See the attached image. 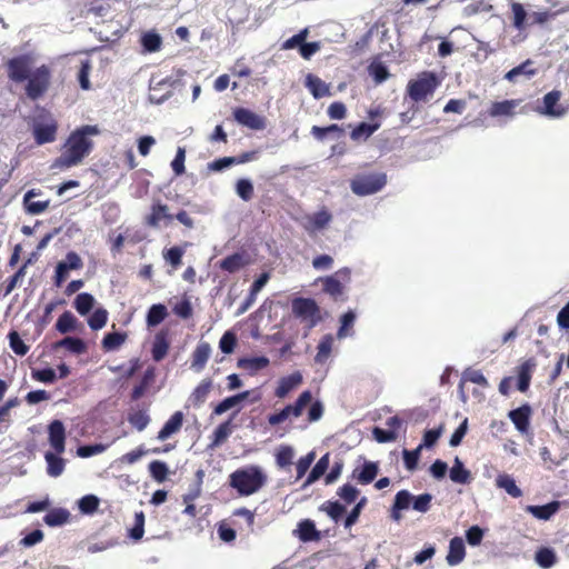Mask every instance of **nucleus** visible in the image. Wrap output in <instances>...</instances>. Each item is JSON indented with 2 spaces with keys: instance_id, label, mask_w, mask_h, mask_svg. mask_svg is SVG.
Returning a JSON list of instances; mask_svg holds the SVG:
<instances>
[{
  "instance_id": "1",
  "label": "nucleus",
  "mask_w": 569,
  "mask_h": 569,
  "mask_svg": "<svg viewBox=\"0 0 569 569\" xmlns=\"http://www.w3.org/2000/svg\"><path fill=\"white\" fill-rule=\"evenodd\" d=\"M96 126H82L70 133L63 144L61 154L54 160L53 168L68 169L80 164L93 148L91 134H98Z\"/></svg>"
},
{
  "instance_id": "2",
  "label": "nucleus",
  "mask_w": 569,
  "mask_h": 569,
  "mask_svg": "<svg viewBox=\"0 0 569 569\" xmlns=\"http://www.w3.org/2000/svg\"><path fill=\"white\" fill-rule=\"evenodd\" d=\"M267 482V476L259 466L238 468L229 475L228 483L240 497L258 492Z\"/></svg>"
},
{
  "instance_id": "3",
  "label": "nucleus",
  "mask_w": 569,
  "mask_h": 569,
  "mask_svg": "<svg viewBox=\"0 0 569 569\" xmlns=\"http://www.w3.org/2000/svg\"><path fill=\"white\" fill-rule=\"evenodd\" d=\"M51 78L52 72L49 66L41 64L36 68L26 80V96L32 101L43 97L50 88Z\"/></svg>"
},
{
  "instance_id": "4",
  "label": "nucleus",
  "mask_w": 569,
  "mask_h": 569,
  "mask_svg": "<svg viewBox=\"0 0 569 569\" xmlns=\"http://www.w3.org/2000/svg\"><path fill=\"white\" fill-rule=\"evenodd\" d=\"M58 123L52 114L41 109L32 123V134L37 144L53 142L57 138Z\"/></svg>"
},
{
  "instance_id": "5",
  "label": "nucleus",
  "mask_w": 569,
  "mask_h": 569,
  "mask_svg": "<svg viewBox=\"0 0 569 569\" xmlns=\"http://www.w3.org/2000/svg\"><path fill=\"white\" fill-rule=\"evenodd\" d=\"M387 184L383 172L360 173L350 181L351 191L360 197L377 193Z\"/></svg>"
},
{
  "instance_id": "6",
  "label": "nucleus",
  "mask_w": 569,
  "mask_h": 569,
  "mask_svg": "<svg viewBox=\"0 0 569 569\" xmlns=\"http://www.w3.org/2000/svg\"><path fill=\"white\" fill-rule=\"evenodd\" d=\"M439 80L433 72L423 71L417 79L410 80L407 86V93L415 102L423 101L431 96L437 87Z\"/></svg>"
},
{
  "instance_id": "7",
  "label": "nucleus",
  "mask_w": 569,
  "mask_h": 569,
  "mask_svg": "<svg viewBox=\"0 0 569 569\" xmlns=\"http://www.w3.org/2000/svg\"><path fill=\"white\" fill-rule=\"evenodd\" d=\"M292 313L296 318L311 329L321 321V311L318 303L311 298H295L291 303Z\"/></svg>"
},
{
  "instance_id": "8",
  "label": "nucleus",
  "mask_w": 569,
  "mask_h": 569,
  "mask_svg": "<svg viewBox=\"0 0 569 569\" xmlns=\"http://www.w3.org/2000/svg\"><path fill=\"white\" fill-rule=\"evenodd\" d=\"M351 271L345 267L336 271L331 276L320 278L322 290L329 295L335 301L345 300L346 283L350 282Z\"/></svg>"
},
{
  "instance_id": "9",
  "label": "nucleus",
  "mask_w": 569,
  "mask_h": 569,
  "mask_svg": "<svg viewBox=\"0 0 569 569\" xmlns=\"http://www.w3.org/2000/svg\"><path fill=\"white\" fill-rule=\"evenodd\" d=\"M33 66L31 54H20L9 59L6 63L7 76L14 83H22L29 78Z\"/></svg>"
},
{
  "instance_id": "10",
  "label": "nucleus",
  "mask_w": 569,
  "mask_h": 569,
  "mask_svg": "<svg viewBox=\"0 0 569 569\" xmlns=\"http://www.w3.org/2000/svg\"><path fill=\"white\" fill-rule=\"evenodd\" d=\"M561 92L552 90L542 98V104L537 107V112L549 118H560L566 113V108L560 103Z\"/></svg>"
},
{
  "instance_id": "11",
  "label": "nucleus",
  "mask_w": 569,
  "mask_h": 569,
  "mask_svg": "<svg viewBox=\"0 0 569 569\" xmlns=\"http://www.w3.org/2000/svg\"><path fill=\"white\" fill-rule=\"evenodd\" d=\"M83 267V262L80 258V256L74 252L70 251L66 256L64 261H60L56 267V274H54V283L57 287H60L62 282L67 279L68 272L70 270H79Z\"/></svg>"
},
{
  "instance_id": "12",
  "label": "nucleus",
  "mask_w": 569,
  "mask_h": 569,
  "mask_svg": "<svg viewBox=\"0 0 569 569\" xmlns=\"http://www.w3.org/2000/svg\"><path fill=\"white\" fill-rule=\"evenodd\" d=\"M162 220L171 222L173 214L169 212L168 204L162 203L160 200L153 201L150 212L144 217V224L150 228H159Z\"/></svg>"
},
{
  "instance_id": "13",
  "label": "nucleus",
  "mask_w": 569,
  "mask_h": 569,
  "mask_svg": "<svg viewBox=\"0 0 569 569\" xmlns=\"http://www.w3.org/2000/svg\"><path fill=\"white\" fill-rule=\"evenodd\" d=\"M239 412H240V408L234 410L228 420L221 422L213 430V432L210 437L211 441L208 446L209 449H214V448L219 447L229 438V436L232 433V431L234 429L233 420L236 419V417L238 416Z\"/></svg>"
},
{
  "instance_id": "14",
  "label": "nucleus",
  "mask_w": 569,
  "mask_h": 569,
  "mask_svg": "<svg viewBox=\"0 0 569 569\" xmlns=\"http://www.w3.org/2000/svg\"><path fill=\"white\" fill-rule=\"evenodd\" d=\"M233 118L238 123L252 130H262L266 127L264 118L247 108H236Z\"/></svg>"
},
{
  "instance_id": "15",
  "label": "nucleus",
  "mask_w": 569,
  "mask_h": 569,
  "mask_svg": "<svg viewBox=\"0 0 569 569\" xmlns=\"http://www.w3.org/2000/svg\"><path fill=\"white\" fill-rule=\"evenodd\" d=\"M537 367V361L535 358H528L523 360L517 368V389L520 392H527L530 387L532 373Z\"/></svg>"
},
{
  "instance_id": "16",
  "label": "nucleus",
  "mask_w": 569,
  "mask_h": 569,
  "mask_svg": "<svg viewBox=\"0 0 569 569\" xmlns=\"http://www.w3.org/2000/svg\"><path fill=\"white\" fill-rule=\"evenodd\" d=\"M531 413V407L528 403H525L517 409L510 410L508 417L519 432L528 433L530 429Z\"/></svg>"
},
{
  "instance_id": "17",
  "label": "nucleus",
  "mask_w": 569,
  "mask_h": 569,
  "mask_svg": "<svg viewBox=\"0 0 569 569\" xmlns=\"http://www.w3.org/2000/svg\"><path fill=\"white\" fill-rule=\"evenodd\" d=\"M522 99H511L492 102L488 109V116L491 118H511L516 114V109L520 106Z\"/></svg>"
},
{
  "instance_id": "18",
  "label": "nucleus",
  "mask_w": 569,
  "mask_h": 569,
  "mask_svg": "<svg viewBox=\"0 0 569 569\" xmlns=\"http://www.w3.org/2000/svg\"><path fill=\"white\" fill-rule=\"evenodd\" d=\"M332 220V214L327 208H322L319 211L306 217L305 229L309 233L326 229Z\"/></svg>"
},
{
  "instance_id": "19",
  "label": "nucleus",
  "mask_w": 569,
  "mask_h": 569,
  "mask_svg": "<svg viewBox=\"0 0 569 569\" xmlns=\"http://www.w3.org/2000/svg\"><path fill=\"white\" fill-rule=\"evenodd\" d=\"M250 391L246 390L237 395L224 398L212 409L211 417L221 416L231 409H242V402L249 398Z\"/></svg>"
},
{
  "instance_id": "20",
  "label": "nucleus",
  "mask_w": 569,
  "mask_h": 569,
  "mask_svg": "<svg viewBox=\"0 0 569 569\" xmlns=\"http://www.w3.org/2000/svg\"><path fill=\"white\" fill-rule=\"evenodd\" d=\"M211 356V346L207 341H200L191 353L190 368L196 372H201Z\"/></svg>"
},
{
  "instance_id": "21",
  "label": "nucleus",
  "mask_w": 569,
  "mask_h": 569,
  "mask_svg": "<svg viewBox=\"0 0 569 569\" xmlns=\"http://www.w3.org/2000/svg\"><path fill=\"white\" fill-rule=\"evenodd\" d=\"M49 441L51 447L58 455L64 452L66 449V429L60 420H53L49 425Z\"/></svg>"
},
{
  "instance_id": "22",
  "label": "nucleus",
  "mask_w": 569,
  "mask_h": 569,
  "mask_svg": "<svg viewBox=\"0 0 569 569\" xmlns=\"http://www.w3.org/2000/svg\"><path fill=\"white\" fill-rule=\"evenodd\" d=\"M302 382V375L296 371L289 376L282 377L274 390V396L279 399L286 398L289 392L300 386Z\"/></svg>"
},
{
  "instance_id": "23",
  "label": "nucleus",
  "mask_w": 569,
  "mask_h": 569,
  "mask_svg": "<svg viewBox=\"0 0 569 569\" xmlns=\"http://www.w3.org/2000/svg\"><path fill=\"white\" fill-rule=\"evenodd\" d=\"M183 423V413L181 411H176L169 419L166 421L163 427L159 430L157 435V439L160 441H164L170 438L172 435L180 431Z\"/></svg>"
},
{
  "instance_id": "24",
  "label": "nucleus",
  "mask_w": 569,
  "mask_h": 569,
  "mask_svg": "<svg viewBox=\"0 0 569 569\" xmlns=\"http://www.w3.org/2000/svg\"><path fill=\"white\" fill-rule=\"evenodd\" d=\"M170 348V342L168 339V331L167 330H160L156 333L152 348H151V355L152 359L157 362L161 361L168 353Z\"/></svg>"
},
{
  "instance_id": "25",
  "label": "nucleus",
  "mask_w": 569,
  "mask_h": 569,
  "mask_svg": "<svg viewBox=\"0 0 569 569\" xmlns=\"http://www.w3.org/2000/svg\"><path fill=\"white\" fill-rule=\"evenodd\" d=\"M466 556V548L463 540L460 537H455L449 542V551L446 557L450 566L459 565Z\"/></svg>"
},
{
  "instance_id": "26",
  "label": "nucleus",
  "mask_w": 569,
  "mask_h": 569,
  "mask_svg": "<svg viewBox=\"0 0 569 569\" xmlns=\"http://www.w3.org/2000/svg\"><path fill=\"white\" fill-rule=\"evenodd\" d=\"M378 470L376 462L366 461L360 470L358 468L353 470V478H356L360 485H369L376 479Z\"/></svg>"
},
{
  "instance_id": "27",
  "label": "nucleus",
  "mask_w": 569,
  "mask_h": 569,
  "mask_svg": "<svg viewBox=\"0 0 569 569\" xmlns=\"http://www.w3.org/2000/svg\"><path fill=\"white\" fill-rule=\"evenodd\" d=\"M560 508L558 501H551L543 506H527L526 511L540 520H549Z\"/></svg>"
},
{
  "instance_id": "28",
  "label": "nucleus",
  "mask_w": 569,
  "mask_h": 569,
  "mask_svg": "<svg viewBox=\"0 0 569 569\" xmlns=\"http://www.w3.org/2000/svg\"><path fill=\"white\" fill-rule=\"evenodd\" d=\"M306 86L316 99H320L330 94L329 86L315 74L306 77Z\"/></svg>"
},
{
  "instance_id": "29",
  "label": "nucleus",
  "mask_w": 569,
  "mask_h": 569,
  "mask_svg": "<svg viewBox=\"0 0 569 569\" xmlns=\"http://www.w3.org/2000/svg\"><path fill=\"white\" fill-rule=\"evenodd\" d=\"M298 537L301 541H316L320 539V533L316 529L315 522L310 519H305L298 523Z\"/></svg>"
},
{
  "instance_id": "30",
  "label": "nucleus",
  "mask_w": 569,
  "mask_h": 569,
  "mask_svg": "<svg viewBox=\"0 0 569 569\" xmlns=\"http://www.w3.org/2000/svg\"><path fill=\"white\" fill-rule=\"evenodd\" d=\"M330 465L329 453L323 455L317 463L311 469L310 473L308 475L302 488H307L311 483L316 482L320 477H322L326 471L328 470Z\"/></svg>"
},
{
  "instance_id": "31",
  "label": "nucleus",
  "mask_w": 569,
  "mask_h": 569,
  "mask_svg": "<svg viewBox=\"0 0 569 569\" xmlns=\"http://www.w3.org/2000/svg\"><path fill=\"white\" fill-rule=\"evenodd\" d=\"M212 388V380L210 378L203 379L192 391L190 401L193 407H200L207 399Z\"/></svg>"
},
{
  "instance_id": "32",
  "label": "nucleus",
  "mask_w": 569,
  "mask_h": 569,
  "mask_svg": "<svg viewBox=\"0 0 569 569\" xmlns=\"http://www.w3.org/2000/svg\"><path fill=\"white\" fill-rule=\"evenodd\" d=\"M449 477L451 481L460 485L469 483L472 479L471 472L465 468L462 461L458 457L455 459Z\"/></svg>"
},
{
  "instance_id": "33",
  "label": "nucleus",
  "mask_w": 569,
  "mask_h": 569,
  "mask_svg": "<svg viewBox=\"0 0 569 569\" xmlns=\"http://www.w3.org/2000/svg\"><path fill=\"white\" fill-rule=\"evenodd\" d=\"M168 317L167 307L162 303L152 305L146 317V322L149 328L157 327Z\"/></svg>"
},
{
  "instance_id": "34",
  "label": "nucleus",
  "mask_w": 569,
  "mask_h": 569,
  "mask_svg": "<svg viewBox=\"0 0 569 569\" xmlns=\"http://www.w3.org/2000/svg\"><path fill=\"white\" fill-rule=\"evenodd\" d=\"M54 347L57 349L64 348L66 350H68L71 353H74V355H82L87 350L86 342L82 339L77 338V337H66V338L59 340L58 342H56Z\"/></svg>"
},
{
  "instance_id": "35",
  "label": "nucleus",
  "mask_w": 569,
  "mask_h": 569,
  "mask_svg": "<svg viewBox=\"0 0 569 569\" xmlns=\"http://www.w3.org/2000/svg\"><path fill=\"white\" fill-rule=\"evenodd\" d=\"M498 488L503 489L512 498H519L522 496L521 489L517 486L515 479L507 473L499 475L496 479Z\"/></svg>"
},
{
  "instance_id": "36",
  "label": "nucleus",
  "mask_w": 569,
  "mask_h": 569,
  "mask_svg": "<svg viewBox=\"0 0 569 569\" xmlns=\"http://www.w3.org/2000/svg\"><path fill=\"white\" fill-rule=\"evenodd\" d=\"M127 338V332H109L101 341L102 349L104 351L117 350L126 342Z\"/></svg>"
},
{
  "instance_id": "37",
  "label": "nucleus",
  "mask_w": 569,
  "mask_h": 569,
  "mask_svg": "<svg viewBox=\"0 0 569 569\" xmlns=\"http://www.w3.org/2000/svg\"><path fill=\"white\" fill-rule=\"evenodd\" d=\"M510 9L512 12V26L515 29L522 31L527 27V12L523 8V6L519 2L511 1L510 2Z\"/></svg>"
},
{
  "instance_id": "38",
  "label": "nucleus",
  "mask_w": 569,
  "mask_h": 569,
  "mask_svg": "<svg viewBox=\"0 0 569 569\" xmlns=\"http://www.w3.org/2000/svg\"><path fill=\"white\" fill-rule=\"evenodd\" d=\"M94 303H96L94 297L88 292L79 293L73 301V306H74L76 310L81 316L88 315L91 311V309L94 307Z\"/></svg>"
},
{
  "instance_id": "39",
  "label": "nucleus",
  "mask_w": 569,
  "mask_h": 569,
  "mask_svg": "<svg viewBox=\"0 0 569 569\" xmlns=\"http://www.w3.org/2000/svg\"><path fill=\"white\" fill-rule=\"evenodd\" d=\"M70 512L63 508L50 510L43 518L44 522L50 527L61 526L69 520Z\"/></svg>"
},
{
  "instance_id": "40",
  "label": "nucleus",
  "mask_w": 569,
  "mask_h": 569,
  "mask_svg": "<svg viewBox=\"0 0 569 569\" xmlns=\"http://www.w3.org/2000/svg\"><path fill=\"white\" fill-rule=\"evenodd\" d=\"M531 66H532V61L530 59H528L525 62H522L521 64L509 70L506 73L505 78L511 82L516 81L517 78L521 74H525L528 78H530L536 74V70L532 69Z\"/></svg>"
},
{
  "instance_id": "41",
  "label": "nucleus",
  "mask_w": 569,
  "mask_h": 569,
  "mask_svg": "<svg viewBox=\"0 0 569 569\" xmlns=\"http://www.w3.org/2000/svg\"><path fill=\"white\" fill-rule=\"evenodd\" d=\"M44 459L48 465V473L51 477H58L62 473L64 469V461L62 458L59 457L57 452H47L44 455Z\"/></svg>"
},
{
  "instance_id": "42",
  "label": "nucleus",
  "mask_w": 569,
  "mask_h": 569,
  "mask_svg": "<svg viewBox=\"0 0 569 569\" xmlns=\"http://www.w3.org/2000/svg\"><path fill=\"white\" fill-rule=\"evenodd\" d=\"M379 128V123H367L360 122L358 126L353 128L350 133V138L355 141L360 139H368L371 134H373Z\"/></svg>"
},
{
  "instance_id": "43",
  "label": "nucleus",
  "mask_w": 569,
  "mask_h": 569,
  "mask_svg": "<svg viewBox=\"0 0 569 569\" xmlns=\"http://www.w3.org/2000/svg\"><path fill=\"white\" fill-rule=\"evenodd\" d=\"M269 365V359L267 357H253V358H241L238 360V367L242 369H248L251 371H258L267 368Z\"/></svg>"
},
{
  "instance_id": "44",
  "label": "nucleus",
  "mask_w": 569,
  "mask_h": 569,
  "mask_svg": "<svg viewBox=\"0 0 569 569\" xmlns=\"http://www.w3.org/2000/svg\"><path fill=\"white\" fill-rule=\"evenodd\" d=\"M76 327L77 318L70 311H64L56 322V329L60 333H68L74 331Z\"/></svg>"
},
{
  "instance_id": "45",
  "label": "nucleus",
  "mask_w": 569,
  "mask_h": 569,
  "mask_svg": "<svg viewBox=\"0 0 569 569\" xmlns=\"http://www.w3.org/2000/svg\"><path fill=\"white\" fill-rule=\"evenodd\" d=\"M311 133L317 140L322 141L329 133H335L338 138H340L345 134V130L340 126L333 123L328 127L313 126L311 128Z\"/></svg>"
},
{
  "instance_id": "46",
  "label": "nucleus",
  "mask_w": 569,
  "mask_h": 569,
  "mask_svg": "<svg viewBox=\"0 0 569 569\" xmlns=\"http://www.w3.org/2000/svg\"><path fill=\"white\" fill-rule=\"evenodd\" d=\"M141 44L144 51L157 52L161 49L162 39L157 32L149 31L141 37Z\"/></svg>"
},
{
  "instance_id": "47",
  "label": "nucleus",
  "mask_w": 569,
  "mask_h": 569,
  "mask_svg": "<svg viewBox=\"0 0 569 569\" xmlns=\"http://www.w3.org/2000/svg\"><path fill=\"white\" fill-rule=\"evenodd\" d=\"M368 72L377 84L385 82L390 77L388 68L380 61L371 62Z\"/></svg>"
},
{
  "instance_id": "48",
  "label": "nucleus",
  "mask_w": 569,
  "mask_h": 569,
  "mask_svg": "<svg viewBox=\"0 0 569 569\" xmlns=\"http://www.w3.org/2000/svg\"><path fill=\"white\" fill-rule=\"evenodd\" d=\"M535 559H536L537 563L541 568H545V569H548V568L552 567L556 563V561H557V557H556L555 551L552 549H550V548H547V547L540 548L536 552Z\"/></svg>"
},
{
  "instance_id": "49",
  "label": "nucleus",
  "mask_w": 569,
  "mask_h": 569,
  "mask_svg": "<svg viewBox=\"0 0 569 569\" xmlns=\"http://www.w3.org/2000/svg\"><path fill=\"white\" fill-rule=\"evenodd\" d=\"M333 521L338 522L346 512V507L339 501H326L320 507Z\"/></svg>"
},
{
  "instance_id": "50",
  "label": "nucleus",
  "mask_w": 569,
  "mask_h": 569,
  "mask_svg": "<svg viewBox=\"0 0 569 569\" xmlns=\"http://www.w3.org/2000/svg\"><path fill=\"white\" fill-rule=\"evenodd\" d=\"M184 250L181 247L174 246L163 251L162 256L167 263L173 269H178L182 263Z\"/></svg>"
},
{
  "instance_id": "51",
  "label": "nucleus",
  "mask_w": 569,
  "mask_h": 569,
  "mask_svg": "<svg viewBox=\"0 0 569 569\" xmlns=\"http://www.w3.org/2000/svg\"><path fill=\"white\" fill-rule=\"evenodd\" d=\"M149 472L157 482L161 483L167 479L169 468L166 462L153 460L149 463Z\"/></svg>"
},
{
  "instance_id": "52",
  "label": "nucleus",
  "mask_w": 569,
  "mask_h": 569,
  "mask_svg": "<svg viewBox=\"0 0 569 569\" xmlns=\"http://www.w3.org/2000/svg\"><path fill=\"white\" fill-rule=\"evenodd\" d=\"M311 400L312 393L310 390H305L301 392L296 402L289 405L291 408V413H293V418H299L302 415L305 408L311 403Z\"/></svg>"
},
{
  "instance_id": "53",
  "label": "nucleus",
  "mask_w": 569,
  "mask_h": 569,
  "mask_svg": "<svg viewBox=\"0 0 569 569\" xmlns=\"http://www.w3.org/2000/svg\"><path fill=\"white\" fill-rule=\"evenodd\" d=\"M108 322V311L104 308L96 309L88 318V325L92 330L102 329Z\"/></svg>"
},
{
  "instance_id": "54",
  "label": "nucleus",
  "mask_w": 569,
  "mask_h": 569,
  "mask_svg": "<svg viewBox=\"0 0 569 569\" xmlns=\"http://www.w3.org/2000/svg\"><path fill=\"white\" fill-rule=\"evenodd\" d=\"M36 196L34 190H30L24 196V203L27 210L31 214H40L49 207V200L46 201H29L31 197Z\"/></svg>"
},
{
  "instance_id": "55",
  "label": "nucleus",
  "mask_w": 569,
  "mask_h": 569,
  "mask_svg": "<svg viewBox=\"0 0 569 569\" xmlns=\"http://www.w3.org/2000/svg\"><path fill=\"white\" fill-rule=\"evenodd\" d=\"M243 259L239 253L226 257L220 262V268L224 271L233 273L243 267Z\"/></svg>"
},
{
  "instance_id": "56",
  "label": "nucleus",
  "mask_w": 569,
  "mask_h": 569,
  "mask_svg": "<svg viewBox=\"0 0 569 569\" xmlns=\"http://www.w3.org/2000/svg\"><path fill=\"white\" fill-rule=\"evenodd\" d=\"M128 421L138 431H142L149 425L150 417L148 416V413L144 410H138V411L129 413Z\"/></svg>"
},
{
  "instance_id": "57",
  "label": "nucleus",
  "mask_w": 569,
  "mask_h": 569,
  "mask_svg": "<svg viewBox=\"0 0 569 569\" xmlns=\"http://www.w3.org/2000/svg\"><path fill=\"white\" fill-rule=\"evenodd\" d=\"M295 451L290 446H280L276 453V462L279 468H286L292 463Z\"/></svg>"
},
{
  "instance_id": "58",
  "label": "nucleus",
  "mask_w": 569,
  "mask_h": 569,
  "mask_svg": "<svg viewBox=\"0 0 569 569\" xmlns=\"http://www.w3.org/2000/svg\"><path fill=\"white\" fill-rule=\"evenodd\" d=\"M10 348L18 356H26L29 351V346L20 338L17 331H10L8 335Z\"/></svg>"
},
{
  "instance_id": "59",
  "label": "nucleus",
  "mask_w": 569,
  "mask_h": 569,
  "mask_svg": "<svg viewBox=\"0 0 569 569\" xmlns=\"http://www.w3.org/2000/svg\"><path fill=\"white\" fill-rule=\"evenodd\" d=\"M331 348H332V339L330 336H326L325 338L321 339V341L319 342V345L317 347L318 351L315 357L316 362H318V363L325 362L328 359V357L330 356Z\"/></svg>"
},
{
  "instance_id": "60",
  "label": "nucleus",
  "mask_w": 569,
  "mask_h": 569,
  "mask_svg": "<svg viewBox=\"0 0 569 569\" xmlns=\"http://www.w3.org/2000/svg\"><path fill=\"white\" fill-rule=\"evenodd\" d=\"M236 191L243 201H250L253 197V184L249 179H239Z\"/></svg>"
},
{
  "instance_id": "61",
  "label": "nucleus",
  "mask_w": 569,
  "mask_h": 569,
  "mask_svg": "<svg viewBox=\"0 0 569 569\" xmlns=\"http://www.w3.org/2000/svg\"><path fill=\"white\" fill-rule=\"evenodd\" d=\"M172 311L177 317L181 319H189L193 315L191 302L186 297L174 305Z\"/></svg>"
},
{
  "instance_id": "62",
  "label": "nucleus",
  "mask_w": 569,
  "mask_h": 569,
  "mask_svg": "<svg viewBox=\"0 0 569 569\" xmlns=\"http://www.w3.org/2000/svg\"><path fill=\"white\" fill-rule=\"evenodd\" d=\"M337 495L346 502V503H352L357 500L358 496H359V490L350 485V483H345L343 486H341L338 491H337Z\"/></svg>"
},
{
  "instance_id": "63",
  "label": "nucleus",
  "mask_w": 569,
  "mask_h": 569,
  "mask_svg": "<svg viewBox=\"0 0 569 569\" xmlns=\"http://www.w3.org/2000/svg\"><path fill=\"white\" fill-rule=\"evenodd\" d=\"M308 29L305 28L302 30H300L297 34L292 36L291 38L287 39L281 48L283 50H291V49H295V48H299L301 47L302 42L306 41L307 37H308Z\"/></svg>"
},
{
  "instance_id": "64",
  "label": "nucleus",
  "mask_w": 569,
  "mask_h": 569,
  "mask_svg": "<svg viewBox=\"0 0 569 569\" xmlns=\"http://www.w3.org/2000/svg\"><path fill=\"white\" fill-rule=\"evenodd\" d=\"M144 532V513L142 511L136 512L134 525L129 531L130 538L140 540Z\"/></svg>"
}]
</instances>
